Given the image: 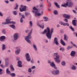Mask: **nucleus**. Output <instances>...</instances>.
<instances>
[{"mask_svg":"<svg viewBox=\"0 0 77 77\" xmlns=\"http://www.w3.org/2000/svg\"><path fill=\"white\" fill-rule=\"evenodd\" d=\"M39 7V5H37L36 7L34 6L32 8V12L35 14V17H38L42 15L43 14V11L40 10V9H38L37 8Z\"/></svg>","mask_w":77,"mask_h":77,"instance_id":"obj_1","label":"nucleus"},{"mask_svg":"<svg viewBox=\"0 0 77 77\" xmlns=\"http://www.w3.org/2000/svg\"><path fill=\"white\" fill-rule=\"evenodd\" d=\"M33 31V29H32L30 32L28 33V35L26 36L25 37V40L29 44H32V42L29 39H30L32 38V36H31V35L32 33V32Z\"/></svg>","mask_w":77,"mask_h":77,"instance_id":"obj_2","label":"nucleus"},{"mask_svg":"<svg viewBox=\"0 0 77 77\" xmlns=\"http://www.w3.org/2000/svg\"><path fill=\"white\" fill-rule=\"evenodd\" d=\"M54 56L56 57V58H54L55 62H57L58 63H60V61L59 60V56L58 55L57 53H54Z\"/></svg>","mask_w":77,"mask_h":77,"instance_id":"obj_3","label":"nucleus"},{"mask_svg":"<svg viewBox=\"0 0 77 77\" xmlns=\"http://www.w3.org/2000/svg\"><path fill=\"white\" fill-rule=\"evenodd\" d=\"M27 6H24L23 5H21L19 8L20 12H23V11H27Z\"/></svg>","mask_w":77,"mask_h":77,"instance_id":"obj_4","label":"nucleus"},{"mask_svg":"<svg viewBox=\"0 0 77 77\" xmlns=\"http://www.w3.org/2000/svg\"><path fill=\"white\" fill-rule=\"evenodd\" d=\"M20 38L19 36V33H15L13 35V39L14 40L13 41V42H14V41H16L18 38Z\"/></svg>","mask_w":77,"mask_h":77,"instance_id":"obj_5","label":"nucleus"},{"mask_svg":"<svg viewBox=\"0 0 77 77\" xmlns=\"http://www.w3.org/2000/svg\"><path fill=\"white\" fill-rule=\"evenodd\" d=\"M11 19H7L5 20V21L7 24H15V22L14 21H11Z\"/></svg>","mask_w":77,"mask_h":77,"instance_id":"obj_6","label":"nucleus"},{"mask_svg":"<svg viewBox=\"0 0 77 77\" xmlns=\"http://www.w3.org/2000/svg\"><path fill=\"white\" fill-rule=\"evenodd\" d=\"M53 28H52L51 30L49 31V33L47 37L48 39H51V35H52V34L53 33Z\"/></svg>","mask_w":77,"mask_h":77,"instance_id":"obj_7","label":"nucleus"},{"mask_svg":"<svg viewBox=\"0 0 77 77\" xmlns=\"http://www.w3.org/2000/svg\"><path fill=\"white\" fill-rule=\"evenodd\" d=\"M67 6L69 8H72V7L73 6V5H74L73 3L69 0L67 1Z\"/></svg>","mask_w":77,"mask_h":77,"instance_id":"obj_8","label":"nucleus"},{"mask_svg":"<svg viewBox=\"0 0 77 77\" xmlns=\"http://www.w3.org/2000/svg\"><path fill=\"white\" fill-rule=\"evenodd\" d=\"M59 24H60V25H62L63 26H69V24L68 23H64L62 21H60Z\"/></svg>","mask_w":77,"mask_h":77,"instance_id":"obj_9","label":"nucleus"},{"mask_svg":"<svg viewBox=\"0 0 77 77\" xmlns=\"http://www.w3.org/2000/svg\"><path fill=\"white\" fill-rule=\"evenodd\" d=\"M25 56L26 57V59L28 62H30L31 60V59L30 58V55L29 54L27 53L25 55Z\"/></svg>","mask_w":77,"mask_h":77,"instance_id":"obj_10","label":"nucleus"},{"mask_svg":"<svg viewBox=\"0 0 77 77\" xmlns=\"http://www.w3.org/2000/svg\"><path fill=\"white\" fill-rule=\"evenodd\" d=\"M54 43L57 45H59V42H58V38L57 37H55L54 38Z\"/></svg>","mask_w":77,"mask_h":77,"instance_id":"obj_11","label":"nucleus"},{"mask_svg":"<svg viewBox=\"0 0 77 77\" xmlns=\"http://www.w3.org/2000/svg\"><path fill=\"white\" fill-rule=\"evenodd\" d=\"M5 39H6V36H2L0 37V41L3 42L5 41Z\"/></svg>","mask_w":77,"mask_h":77,"instance_id":"obj_12","label":"nucleus"},{"mask_svg":"<svg viewBox=\"0 0 77 77\" xmlns=\"http://www.w3.org/2000/svg\"><path fill=\"white\" fill-rule=\"evenodd\" d=\"M52 73L54 75L59 74V71L56 70L55 71H54L52 72Z\"/></svg>","mask_w":77,"mask_h":77,"instance_id":"obj_13","label":"nucleus"},{"mask_svg":"<svg viewBox=\"0 0 77 77\" xmlns=\"http://www.w3.org/2000/svg\"><path fill=\"white\" fill-rule=\"evenodd\" d=\"M46 29H47L46 30L48 32L46 34V35L47 37H48V34H49V33H50V29L49 28V27H47L46 28Z\"/></svg>","mask_w":77,"mask_h":77,"instance_id":"obj_14","label":"nucleus"},{"mask_svg":"<svg viewBox=\"0 0 77 77\" xmlns=\"http://www.w3.org/2000/svg\"><path fill=\"white\" fill-rule=\"evenodd\" d=\"M75 51H72L70 55L72 57H75Z\"/></svg>","mask_w":77,"mask_h":77,"instance_id":"obj_15","label":"nucleus"},{"mask_svg":"<svg viewBox=\"0 0 77 77\" xmlns=\"http://www.w3.org/2000/svg\"><path fill=\"white\" fill-rule=\"evenodd\" d=\"M77 21V20H73L72 21V24L74 26H77V24H76Z\"/></svg>","mask_w":77,"mask_h":77,"instance_id":"obj_16","label":"nucleus"},{"mask_svg":"<svg viewBox=\"0 0 77 77\" xmlns=\"http://www.w3.org/2000/svg\"><path fill=\"white\" fill-rule=\"evenodd\" d=\"M21 50L20 48L17 49L16 51H15L16 54L18 55V54H20V51Z\"/></svg>","mask_w":77,"mask_h":77,"instance_id":"obj_17","label":"nucleus"},{"mask_svg":"<svg viewBox=\"0 0 77 77\" xmlns=\"http://www.w3.org/2000/svg\"><path fill=\"white\" fill-rule=\"evenodd\" d=\"M54 4L58 8H59V9L60 8V5H58V3H57L56 2H54Z\"/></svg>","mask_w":77,"mask_h":77,"instance_id":"obj_18","label":"nucleus"},{"mask_svg":"<svg viewBox=\"0 0 77 77\" xmlns=\"http://www.w3.org/2000/svg\"><path fill=\"white\" fill-rule=\"evenodd\" d=\"M22 63L21 61H19L18 62V66L19 67H22V65H21V64Z\"/></svg>","mask_w":77,"mask_h":77,"instance_id":"obj_19","label":"nucleus"},{"mask_svg":"<svg viewBox=\"0 0 77 77\" xmlns=\"http://www.w3.org/2000/svg\"><path fill=\"white\" fill-rule=\"evenodd\" d=\"M9 27L12 28L14 30H15V26L14 24H12L9 25Z\"/></svg>","mask_w":77,"mask_h":77,"instance_id":"obj_20","label":"nucleus"},{"mask_svg":"<svg viewBox=\"0 0 77 77\" xmlns=\"http://www.w3.org/2000/svg\"><path fill=\"white\" fill-rule=\"evenodd\" d=\"M50 65L51 66H52V67L54 68L55 69H57V67H56V66H55V64L53 62H52V63H50Z\"/></svg>","mask_w":77,"mask_h":77,"instance_id":"obj_21","label":"nucleus"},{"mask_svg":"<svg viewBox=\"0 0 77 77\" xmlns=\"http://www.w3.org/2000/svg\"><path fill=\"white\" fill-rule=\"evenodd\" d=\"M64 40L65 41H68L67 35H66V34H64Z\"/></svg>","mask_w":77,"mask_h":77,"instance_id":"obj_22","label":"nucleus"},{"mask_svg":"<svg viewBox=\"0 0 77 77\" xmlns=\"http://www.w3.org/2000/svg\"><path fill=\"white\" fill-rule=\"evenodd\" d=\"M60 42L61 44H62L63 45V46H65V45H66L65 43V42H63V40H62V39H61L60 40Z\"/></svg>","mask_w":77,"mask_h":77,"instance_id":"obj_23","label":"nucleus"},{"mask_svg":"<svg viewBox=\"0 0 77 77\" xmlns=\"http://www.w3.org/2000/svg\"><path fill=\"white\" fill-rule=\"evenodd\" d=\"M70 43H71V44H72V45H73V46H74V47H75L77 48V45H76L74 43H73V42L72 41Z\"/></svg>","mask_w":77,"mask_h":77,"instance_id":"obj_24","label":"nucleus"},{"mask_svg":"<svg viewBox=\"0 0 77 77\" xmlns=\"http://www.w3.org/2000/svg\"><path fill=\"white\" fill-rule=\"evenodd\" d=\"M67 2L66 3V4H62L61 5V6L62 7H65V8H66L67 7Z\"/></svg>","mask_w":77,"mask_h":77,"instance_id":"obj_25","label":"nucleus"},{"mask_svg":"<svg viewBox=\"0 0 77 77\" xmlns=\"http://www.w3.org/2000/svg\"><path fill=\"white\" fill-rule=\"evenodd\" d=\"M54 15H58V11L57 10H54Z\"/></svg>","mask_w":77,"mask_h":77,"instance_id":"obj_26","label":"nucleus"},{"mask_svg":"<svg viewBox=\"0 0 77 77\" xmlns=\"http://www.w3.org/2000/svg\"><path fill=\"white\" fill-rule=\"evenodd\" d=\"M6 72L7 74H11V71L9 70V69L7 68L6 70Z\"/></svg>","mask_w":77,"mask_h":77,"instance_id":"obj_27","label":"nucleus"},{"mask_svg":"<svg viewBox=\"0 0 77 77\" xmlns=\"http://www.w3.org/2000/svg\"><path fill=\"white\" fill-rule=\"evenodd\" d=\"M47 29H45L43 32H42V34L44 35V34H47Z\"/></svg>","mask_w":77,"mask_h":77,"instance_id":"obj_28","label":"nucleus"},{"mask_svg":"<svg viewBox=\"0 0 77 77\" xmlns=\"http://www.w3.org/2000/svg\"><path fill=\"white\" fill-rule=\"evenodd\" d=\"M43 18L44 19H45L44 20L45 21H47L48 20V17H44Z\"/></svg>","mask_w":77,"mask_h":77,"instance_id":"obj_29","label":"nucleus"},{"mask_svg":"<svg viewBox=\"0 0 77 77\" xmlns=\"http://www.w3.org/2000/svg\"><path fill=\"white\" fill-rule=\"evenodd\" d=\"M2 32L3 34H6V30L5 29H3L2 30Z\"/></svg>","mask_w":77,"mask_h":77,"instance_id":"obj_30","label":"nucleus"},{"mask_svg":"<svg viewBox=\"0 0 77 77\" xmlns=\"http://www.w3.org/2000/svg\"><path fill=\"white\" fill-rule=\"evenodd\" d=\"M29 25L30 27H32L33 26V22L32 21H30L29 23Z\"/></svg>","mask_w":77,"mask_h":77,"instance_id":"obj_31","label":"nucleus"},{"mask_svg":"<svg viewBox=\"0 0 77 77\" xmlns=\"http://www.w3.org/2000/svg\"><path fill=\"white\" fill-rule=\"evenodd\" d=\"M25 15L26 17H28V16L30 15V13L26 12L25 13Z\"/></svg>","mask_w":77,"mask_h":77,"instance_id":"obj_32","label":"nucleus"},{"mask_svg":"<svg viewBox=\"0 0 77 77\" xmlns=\"http://www.w3.org/2000/svg\"><path fill=\"white\" fill-rule=\"evenodd\" d=\"M72 69H73V70H75V69H76V67L75 66L73 65L72 66Z\"/></svg>","mask_w":77,"mask_h":77,"instance_id":"obj_33","label":"nucleus"},{"mask_svg":"<svg viewBox=\"0 0 77 77\" xmlns=\"http://www.w3.org/2000/svg\"><path fill=\"white\" fill-rule=\"evenodd\" d=\"M10 68L11 70H13V71L15 70V69L14 68V67H13V66H12V65H11L10 66Z\"/></svg>","mask_w":77,"mask_h":77,"instance_id":"obj_34","label":"nucleus"},{"mask_svg":"<svg viewBox=\"0 0 77 77\" xmlns=\"http://www.w3.org/2000/svg\"><path fill=\"white\" fill-rule=\"evenodd\" d=\"M70 29L72 30V31H74V28H73L72 27V26H70L69 27Z\"/></svg>","mask_w":77,"mask_h":77,"instance_id":"obj_35","label":"nucleus"},{"mask_svg":"<svg viewBox=\"0 0 77 77\" xmlns=\"http://www.w3.org/2000/svg\"><path fill=\"white\" fill-rule=\"evenodd\" d=\"M2 48H7V47H6V45H5L3 44L2 46Z\"/></svg>","mask_w":77,"mask_h":77,"instance_id":"obj_36","label":"nucleus"},{"mask_svg":"<svg viewBox=\"0 0 77 77\" xmlns=\"http://www.w3.org/2000/svg\"><path fill=\"white\" fill-rule=\"evenodd\" d=\"M66 18H67V19L70 18V15L67 14Z\"/></svg>","mask_w":77,"mask_h":77,"instance_id":"obj_37","label":"nucleus"},{"mask_svg":"<svg viewBox=\"0 0 77 77\" xmlns=\"http://www.w3.org/2000/svg\"><path fill=\"white\" fill-rule=\"evenodd\" d=\"M10 75L12 76V77H15V73L11 74Z\"/></svg>","mask_w":77,"mask_h":77,"instance_id":"obj_38","label":"nucleus"},{"mask_svg":"<svg viewBox=\"0 0 77 77\" xmlns=\"http://www.w3.org/2000/svg\"><path fill=\"white\" fill-rule=\"evenodd\" d=\"M2 24L3 25H6L7 24V23H6V22H3L2 23Z\"/></svg>","mask_w":77,"mask_h":77,"instance_id":"obj_39","label":"nucleus"},{"mask_svg":"<svg viewBox=\"0 0 77 77\" xmlns=\"http://www.w3.org/2000/svg\"><path fill=\"white\" fill-rule=\"evenodd\" d=\"M21 18H23V19H25L26 18V17H25V16L24 14H22L21 15Z\"/></svg>","mask_w":77,"mask_h":77,"instance_id":"obj_40","label":"nucleus"},{"mask_svg":"<svg viewBox=\"0 0 77 77\" xmlns=\"http://www.w3.org/2000/svg\"><path fill=\"white\" fill-rule=\"evenodd\" d=\"M33 48H37V47H36V45H35V44H33Z\"/></svg>","mask_w":77,"mask_h":77,"instance_id":"obj_41","label":"nucleus"},{"mask_svg":"<svg viewBox=\"0 0 77 77\" xmlns=\"http://www.w3.org/2000/svg\"><path fill=\"white\" fill-rule=\"evenodd\" d=\"M0 17H3V14L1 11H0Z\"/></svg>","mask_w":77,"mask_h":77,"instance_id":"obj_42","label":"nucleus"},{"mask_svg":"<svg viewBox=\"0 0 77 77\" xmlns=\"http://www.w3.org/2000/svg\"><path fill=\"white\" fill-rule=\"evenodd\" d=\"M9 65V63L8 62H6L5 63V66L6 67H7L8 66V65Z\"/></svg>","mask_w":77,"mask_h":77,"instance_id":"obj_43","label":"nucleus"},{"mask_svg":"<svg viewBox=\"0 0 77 77\" xmlns=\"http://www.w3.org/2000/svg\"><path fill=\"white\" fill-rule=\"evenodd\" d=\"M61 64L63 66H65V63L64 61H63L62 63Z\"/></svg>","mask_w":77,"mask_h":77,"instance_id":"obj_44","label":"nucleus"},{"mask_svg":"<svg viewBox=\"0 0 77 77\" xmlns=\"http://www.w3.org/2000/svg\"><path fill=\"white\" fill-rule=\"evenodd\" d=\"M13 13L14 15H17V11H14L13 12Z\"/></svg>","mask_w":77,"mask_h":77,"instance_id":"obj_45","label":"nucleus"},{"mask_svg":"<svg viewBox=\"0 0 77 77\" xmlns=\"http://www.w3.org/2000/svg\"><path fill=\"white\" fill-rule=\"evenodd\" d=\"M72 12L73 13H74V14H77V12H76V11H75V10H73Z\"/></svg>","mask_w":77,"mask_h":77,"instance_id":"obj_46","label":"nucleus"},{"mask_svg":"<svg viewBox=\"0 0 77 77\" xmlns=\"http://www.w3.org/2000/svg\"><path fill=\"white\" fill-rule=\"evenodd\" d=\"M67 15V14H63V17H64L65 18H66V16Z\"/></svg>","mask_w":77,"mask_h":77,"instance_id":"obj_47","label":"nucleus"},{"mask_svg":"<svg viewBox=\"0 0 77 77\" xmlns=\"http://www.w3.org/2000/svg\"><path fill=\"white\" fill-rule=\"evenodd\" d=\"M64 21L65 22H66V23H67L68 22V20L66 19H65L64 20Z\"/></svg>","mask_w":77,"mask_h":77,"instance_id":"obj_48","label":"nucleus"},{"mask_svg":"<svg viewBox=\"0 0 77 77\" xmlns=\"http://www.w3.org/2000/svg\"><path fill=\"white\" fill-rule=\"evenodd\" d=\"M72 47H73L72 46H68L67 48H72Z\"/></svg>","mask_w":77,"mask_h":77,"instance_id":"obj_49","label":"nucleus"},{"mask_svg":"<svg viewBox=\"0 0 77 77\" xmlns=\"http://www.w3.org/2000/svg\"><path fill=\"white\" fill-rule=\"evenodd\" d=\"M40 28H41V29H44V25H41L40 26Z\"/></svg>","mask_w":77,"mask_h":77,"instance_id":"obj_50","label":"nucleus"},{"mask_svg":"<svg viewBox=\"0 0 77 77\" xmlns=\"http://www.w3.org/2000/svg\"><path fill=\"white\" fill-rule=\"evenodd\" d=\"M7 4H8L9 3V1L8 0L4 1Z\"/></svg>","mask_w":77,"mask_h":77,"instance_id":"obj_51","label":"nucleus"},{"mask_svg":"<svg viewBox=\"0 0 77 77\" xmlns=\"http://www.w3.org/2000/svg\"><path fill=\"white\" fill-rule=\"evenodd\" d=\"M28 72H32V69H31V68H29L28 69Z\"/></svg>","mask_w":77,"mask_h":77,"instance_id":"obj_52","label":"nucleus"},{"mask_svg":"<svg viewBox=\"0 0 77 77\" xmlns=\"http://www.w3.org/2000/svg\"><path fill=\"white\" fill-rule=\"evenodd\" d=\"M2 72V69H0V75H1V74H2V72Z\"/></svg>","mask_w":77,"mask_h":77,"instance_id":"obj_53","label":"nucleus"},{"mask_svg":"<svg viewBox=\"0 0 77 77\" xmlns=\"http://www.w3.org/2000/svg\"><path fill=\"white\" fill-rule=\"evenodd\" d=\"M20 23H23V18H20Z\"/></svg>","mask_w":77,"mask_h":77,"instance_id":"obj_54","label":"nucleus"},{"mask_svg":"<svg viewBox=\"0 0 77 77\" xmlns=\"http://www.w3.org/2000/svg\"><path fill=\"white\" fill-rule=\"evenodd\" d=\"M29 30H26L25 31V32L26 33H29Z\"/></svg>","mask_w":77,"mask_h":77,"instance_id":"obj_55","label":"nucleus"},{"mask_svg":"<svg viewBox=\"0 0 77 77\" xmlns=\"http://www.w3.org/2000/svg\"><path fill=\"white\" fill-rule=\"evenodd\" d=\"M37 25L38 26V27H40L41 26L40 25V24H39V23H37Z\"/></svg>","mask_w":77,"mask_h":77,"instance_id":"obj_56","label":"nucleus"},{"mask_svg":"<svg viewBox=\"0 0 77 77\" xmlns=\"http://www.w3.org/2000/svg\"><path fill=\"white\" fill-rule=\"evenodd\" d=\"M60 50L62 51H64V48H60Z\"/></svg>","mask_w":77,"mask_h":77,"instance_id":"obj_57","label":"nucleus"},{"mask_svg":"<svg viewBox=\"0 0 77 77\" xmlns=\"http://www.w3.org/2000/svg\"><path fill=\"white\" fill-rule=\"evenodd\" d=\"M36 68V67H35V66H33L32 67V69H35Z\"/></svg>","mask_w":77,"mask_h":77,"instance_id":"obj_58","label":"nucleus"},{"mask_svg":"<svg viewBox=\"0 0 77 77\" xmlns=\"http://www.w3.org/2000/svg\"><path fill=\"white\" fill-rule=\"evenodd\" d=\"M57 27L58 28L60 27V25H59V24H57Z\"/></svg>","mask_w":77,"mask_h":77,"instance_id":"obj_59","label":"nucleus"},{"mask_svg":"<svg viewBox=\"0 0 77 77\" xmlns=\"http://www.w3.org/2000/svg\"><path fill=\"white\" fill-rule=\"evenodd\" d=\"M40 8H42V7H43V5L42 4H41L39 6Z\"/></svg>","mask_w":77,"mask_h":77,"instance_id":"obj_60","label":"nucleus"},{"mask_svg":"<svg viewBox=\"0 0 77 77\" xmlns=\"http://www.w3.org/2000/svg\"><path fill=\"white\" fill-rule=\"evenodd\" d=\"M48 5H49V7H51V5L50 3H48Z\"/></svg>","mask_w":77,"mask_h":77,"instance_id":"obj_61","label":"nucleus"},{"mask_svg":"<svg viewBox=\"0 0 77 77\" xmlns=\"http://www.w3.org/2000/svg\"><path fill=\"white\" fill-rule=\"evenodd\" d=\"M0 66L1 67H2L3 68H5V66H3L2 65H1Z\"/></svg>","mask_w":77,"mask_h":77,"instance_id":"obj_62","label":"nucleus"},{"mask_svg":"<svg viewBox=\"0 0 77 77\" xmlns=\"http://www.w3.org/2000/svg\"><path fill=\"white\" fill-rule=\"evenodd\" d=\"M16 7L18 8V4L16 5Z\"/></svg>","mask_w":77,"mask_h":77,"instance_id":"obj_63","label":"nucleus"},{"mask_svg":"<svg viewBox=\"0 0 77 77\" xmlns=\"http://www.w3.org/2000/svg\"><path fill=\"white\" fill-rule=\"evenodd\" d=\"M48 63H51V61L50 60L48 61Z\"/></svg>","mask_w":77,"mask_h":77,"instance_id":"obj_64","label":"nucleus"}]
</instances>
